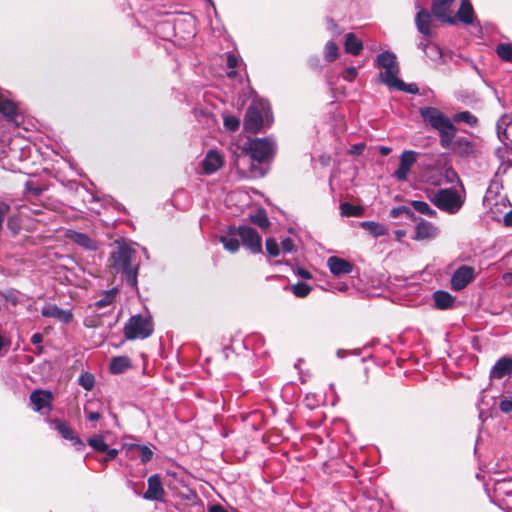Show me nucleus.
Masks as SVG:
<instances>
[{
    "mask_svg": "<svg viewBox=\"0 0 512 512\" xmlns=\"http://www.w3.org/2000/svg\"><path fill=\"white\" fill-rule=\"evenodd\" d=\"M104 452L106 453V456L104 458L105 462L115 459L119 453V451L117 449L109 448V447H107V450Z\"/></svg>",
    "mask_w": 512,
    "mask_h": 512,
    "instance_id": "nucleus-52",
    "label": "nucleus"
},
{
    "mask_svg": "<svg viewBox=\"0 0 512 512\" xmlns=\"http://www.w3.org/2000/svg\"><path fill=\"white\" fill-rule=\"evenodd\" d=\"M401 215H406L408 218H410L414 221L416 220L414 212L408 206H398V207H394L390 210V216L392 218H397Z\"/></svg>",
    "mask_w": 512,
    "mask_h": 512,
    "instance_id": "nucleus-37",
    "label": "nucleus"
},
{
    "mask_svg": "<svg viewBox=\"0 0 512 512\" xmlns=\"http://www.w3.org/2000/svg\"><path fill=\"white\" fill-rule=\"evenodd\" d=\"M9 210L10 206L5 202L0 201V220H5Z\"/></svg>",
    "mask_w": 512,
    "mask_h": 512,
    "instance_id": "nucleus-54",
    "label": "nucleus"
},
{
    "mask_svg": "<svg viewBox=\"0 0 512 512\" xmlns=\"http://www.w3.org/2000/svg\"><path fill=\"white\" fill-rule=\"evenodd\" d=\"M30 401L35 411L47 414L52 410L53 394L48 390H34L30 394Z\"/></svg>",
    "mask_w": 512,
    "mask_h": 512,
    "instance_id": "nucleus-11",
    "label": "nucleus"
},
{
    "mask_svg": "<svg viewBox=\"0 0 512 512\" xmlns=\"http://www.w3.org/2000/svg\"><path fill=\"white\" fill-rule=\"evenodd\" d=\"M209 512H228L224 507L219 504H215L209 507Z\"/></svg>",
    "mask_w": 512,
    "mask_h": 512,
    "instance_id": "nucleus-57",
    "label": "nucleus"
},
{
    "mask_svg": "<svg viewBox=\"0 0 512 512\" xmlns=\"http://www.w3.org/2000/svg\"><path fill=\"white\" fill-rule=\"evenodd\" d=\"M272 113L268 101L254 99L248 107L244 119V127L247 131L257 133L272 123Z\"/></svg>",
    "mask_w": 512,
    "mask_h": 512,
    "instance_id": "nucleus-4",
    "label": "nucleus"
},
{
    "mask_svg": "<svg viewBox=\"0 0 512 512\" xmlns=\"http://www.w3.org/2000/svg\"><path fill=\"white\" fill-rule=\"evenodd\" d=\"M42 341H43V336L40 333H35L31 337V343L33 345H40Z\"/></svg>",
    "mask_w": 512,
    "mask_h": 512,
    "instance_id": "nucleus-56",
    "label": "nucleus"
},
{
    "mask_svg": "<svg viewBox=\"0 0 512 512\" xmlns=\"http://www.w3.org/2000/svg\"><path fill=\"white\" fill-rule=\"evenodd\" d=\"M152 333V320L140 314L131 316L124 326V336L127 340L145 339Z\"/></svg>",
    "mask_w": 512,
    "mask_h": 512,
    "instance_id": "nucleus-7",
    "label": "nucleus"
},
{
    "mask_svg": "<svg viewBox=\"0 0 512 512\" xmlns=\"http://www.w3.org/2000/svg\"><path fill=\"white\" fill-rule=\"evenodd\" d=\"M0 113L9 123L15 126H18L22 121V115L19 113L16 104L10 100L0 99Z\"/></svg>",
    "mask_w": 512,
    "mask_h": 512,
    "instance_id": "nucleus-16",
    "label": "nucleus"
},
{
    "mask_svg": "<svg viewBox=\"0 0 512 512\" xmlns=\"http://www.w3.org/2000/svg\"><path fill=\"white\" fill-rule=\"evenodd\" d=\"M330 272L335 276L347 275L353 271V264L343 258L331 256L327 260Z\"/></svg>",
    "mask_w": 512,
    "mask_h": 512,
    "instance_id": "nucleus-17",
    "label": "nucleus"
},
{
    "mask_svg": "<svg viewBox=\"0 0 512 512\" xmlns=\"http://www.w3.org/2000/svg\"><path fill=\"white\" fill-rule=\"evenodd\" d=\"M503 221L506 226H512V210L504 215Z\"/></svg>",
    "mask_w": 512,
    "mask_h": 512,
    "instance_id": "nucleus-59",
    "label": "nucleus"
},
{
    "mask_svg": "<svg viewBox=\"0 0 512 512\" xmlns=\"http://www.w3.org/2000/svg\"><path fill=\"white\" fill-rule=\"evenodd\" d=\"M88 444L94 450H96L98 452H104L107 450V447H108L103 436H101V435H94V436L90 437L88 439Z\"/></svg>",
    "mask_w": 512,
    "mask_h": 512,
    "instance_id": "nucleus-36",
    "label": "nucleus"
},
{
    "mask_svg": "<svg viewBox=\"0 0 512 512\" xmlns=\"http://www.w3.org/2000/svg\"><path fill=\"white\" fill-rule=\"evenodd\" d=\"M8 228L13 232L17 233L20 230V226L16 218L10 217L7 222Z\"/></svg>",
    "mask_w": 512,
    "mask_h": 512,
    "instance_id": "nucleus-53",
    "label": "nucleus"
},
{
    "mask_svg": "<svg viewBox=\"0 0 512 512\" xmlns=\"http://www.w3.org/2000/svg\"><path fill=\"white\" fill-rule=\"evenodd\" d=\"M65 236L68 240L86 250L95 251L98 248L96 241L85 233L69 229L66 231Z\"/></svg>",
    "mask_w": 512,
    "mask_h": 512,
    "instance_id": "nucleus-18",
    "label": "nucleus"
},
{
    "mask_svg": "<svg viewBox=\"0 0 512 512\" xmlns=\"http://www.w3.org/2000/svg\"><path fill=\"white\" fill-rule=\"evenodd\" d=\"M281 245L286 252H292L294 250V241L289 237L283 239Z\"/></svg>",
    "mask_w": 512,
    "mask_h": 512,
    "instance_id": "nucleus-51",
    "label": "nucleus"
},
{
    "mask_svg": "<svg viewBox=\"0 0 512 512\" xmlns=\"http://www.w3.org/2000/svg\"><path fill=\"white\" fill-rule=\"evenodd\" d=\"M139 450H140V459H141V462L146 464L148 463L152 457H153V452L152 450L147 447V446H138Z\"/></svg>",
    "mask_w": 512,
    "mask_h": 512,
    "instance_id": "nucleus-47",
    "label": "nucleus"
},
{
    "mask_svg": "<svg viewBox=\"0 0 512 512\" xmlns=\"http://www.w3.org/2000/svg\"><path fill=\"white\" fill-rule=\"evenodd\" d=\"M439 235V229L433 223L420 219L415 226V237L416 240H431L435 239Z\"/></svg>",
    "mask_w": 512,
    "mask_h": 512,
    "instance_id": "nucleus-15",
    "label": "nucleus"
},
{
    "mask_svg": "<svg viewBox=\"0 0 512 512\" xmlns=\"http://www.w3.org/2000/svg\"><path fill=\"white\" fill-rule=\"evenodd\" d=\"M381 155L383 156H387L390 154L391 152V148L390 147H387V146H381L380 149H379Z\"/></svg>",
    "mask_w": 512,
    "mask_h": 512,
    "instance_id": "nucleus-61",
    "label": "nucleus"
},
{
    "mask_svg": "<svg viewBox=\"0 0 512 512\" xmlns=\"http://www.w3.org/2000/svg\"><path fill=\"white\" fill-rule=\"evenodd\" d=\"M239 64V59L236 55L230 53L227 55V66L231 69V71H229L227 73L228 77H235L236 75V71L234 70V68H236Z\"/></svg>",
    "mask_w": 512,
    "mask_h": 512,
    "instance_id": "nucleus-46",
    "label": "nucleus"
},
{
    "mask_svg": "<svg viewBox=\"0 0 512 512\" xmlns=\"http://www.w3.org/2000/svg\"><path fill=\"white\" fill-rule=\"evenodd\" d=\"M238 235L241 238L242 244L251 253L257 254L262 251L261 237L258 232L249 226H239Z\"/></svg>",
    "mask_w": 512,
    "mask_h": 512,
    "instance_id": "nucleus-9",
    "label": "nucleus"
},
{
    "mask_svg": "<svg viewBox=\"0 0 512 512\" xmlns=\"http://www.w3.org/2000/svg\"><path fill=\"white\" fill-rule=\"evenodd\" d=\"M78 383L85 390L91 391L95 384V378L91 373L85 372L79 376Z\"/></svg>",
    "mask_w": 512,
    "mask_h": 512,
    "instance_id": "nucleus-39",
    "label": "nucleus"
},
{
    "mask_svg": "<svg viewBox=\"0 0 512 512\" xmlns=\"http://www.w3.org/2000/svg\"><path fill=\"white\" fill-rule=\"evenodd\" d=\"M376 64L378 67L384 68L385 71L380 73V81L388 85L395 79L399 73V65L396 55L390 51H384L377 56Z\"/></svg>",
    "mask_w": 512,
    "mask_h": 512,
    "instance_id": "nucleus-8",
    "label": "nucleus"
},
{
    "mask_svg": "<svg viewBox=\"0 0 512 512\" xmlns=\"http://www.w3.org/2000/svg\"><path fill=\"white\" fill-rule=\"evenodd\" d=\"M424 53L429 59L433 61L440 59L442 56L441 49L433 43L425 44Z\"/></svg>",
    "mask_w": 512,
    "mask_h": 512,
    "instance_id": "nucleus-38",
    "label": "nucleus"
},
{
    "mask_svg": "<svg viewBox=\"0 0 512 512\" xmlns=\"http://www.w3.org/2000/svg\"><path fill=\"white\" fill-rule=\"evenodd\" d=\"M358 71L356 67H348L346 68L343 73L342 77L346 81H353L357 77Z\"/></svg>",
    "mask_w": 512,
    "mask_h": 512,
    "instance_id": "nucleus-48",
    "label": "nucleus"
},
{
    "mask_svg": "<svg viewBox=\"0 0 512 512\" xmlns=\"http://www.w3.org/2000/svg\"><path fill=\"white\" fill-rule=\"evenodd\" d=\"M26 191H27V192H31L32 194H34V195H36V196H37V195H40V194H41L42 189H41V188H39V187L32 188V187H30L29 183H27V184H26Z\"/></svg>",
    "mask_w": 512,
    "mask_h": 512,
    "instance_id": "nucleus-58",
    "label": "nucleus"
},
{
    "mask_svg": "<svg viewBox=\"0 0 512 512\" xmlns=\"http://www.w3.org/2000/svg\"><path fill=\"white\" fill-rule=\"evenodd\" d=\"M360 226L368 231L373 237H380L388 234L387 227L375 221H363L360 223Z\"/></svg>",
    "mask_w": 512,
    "mask_h": 512,
    "instance_id": "nucleus-28",
    "label": "nucleus"
},
{
    "mask_svg": "<svg viewBox=\"0 0 512 512\" xmlns=\"http://www.w3.org/2000/svg\"><path fill=\"white\" fill-rule=\"evenodd\" d=\"M265 247H266L267 253L270 256L276 257L279 255V246H278L277 241L274 238L266 239Z\"/></svg>",
    "mask_w": 512,
    "mask_h": 512,
    "instance_id": "nucleus-45",
    "label": "nucleus"
},
{
    "mask_svg": "<svg viewBox=\"0 0 512 512\" xmlns=\"http://www.w3.org/2000/svg\"><path fill=\"white\" fill-rule=\"evenodd\" d=\"M274 152L275 143L271 138L251 139L237 155L235 167L248 177H263L266 171L260 165L271 159Z\"/></svg>",
    "mask_w": 512,
    "mask_h": 512,
    "instance_id": "nucleus-2",
    "label": "nucleus"
},
{
    "mask_svg": "<svg viewBox=\"0 0 512 512\" xmlns=\"http://www.w3.org/2000/svg\"><path fill=\"white\" fill-rule=\"evenodd\" d=\"M486 491L494 504L512 512V478L495 479L491 488L486 484Z\"/></svg>",
    "mask_w": 512,
    "mask_h": 512,
    "instance_id": "nucleus-5",
    "label": "nucleus"
},
{
    "mask_svg": "<svg viewBox=\"0 0 512 512\" xmlns=\"http://www.w3.org/2000/svg\"><path fill=\"white\" fill-rule=\"evenodd\" d=\"M404 236H405V232L403 230L396 231V238H397V240H400Z\"/></svg>",
    "mask_w": 512,
    "mask_h": 512,
    "instance_id": "nucleus-63",
    "label": "nucleus"
},
{
    "mask_svg": "<svg viewBox=\"0 0 512 512\" xmlns=\"http://www.w3.org/2000/svg\"><path fill=\"white\" fill-rule=\"evenodd\" d=\"M499 408L504 413L512 412V399H503V400H501Z\"/></svg>",
    "mask_w": 512,
    "mask_h": 512,
    "instance_id": "nucleus-50",
    "label": "nucleus"
},
{
    "mask_svg": "<svg viewBox=\"0 0 512 512\" xmlns=\"http://www.w3.org/2000/svg\"><path fill=\"white\" fill-rule=\"evenodd\" d=\"M420 115L426 123L438 131L442 148L451 150L460 157H470L475 154L476 147L472 141L465 137L454 140L457 129L443 112L435 107H423L420 109Z\"/></svg>",
    "mask_w": 512,
    "mask_h": 512,
    "instance_id": "nucleus-1",
    "label": "nucleus"
},
{
    "mask_svg": "<svg viewBox=\"0 0 512 512\" xmlns=\"http://www.w3.org/2000/svg\"><path fill=\"white\" fill-rule=\"evenodd\" d=\"M365 149V144L364 143H358V144H355L351 147V150L350 152L352 154H361L363 152V150Z\"/></svg>",
    "mask_w": 512,
    "mask_h": 512,
    "instance_id": "nucleus-55",
    "label": "nucleus"
},
{
    "mask_svg": "<svg viewBox=\"0 0 512 512\" xmlns=\"http://www.w3.org/2000/svg\"><path fill=\"white\" fill-rule=\"evenodd\" d=\"M84 413L86 415L87 420H89V421H97L101 417V415L98 411H91L89 409V405L84 406Z\"/></svg>",
    "mask_w": 512,
    "mask_h": 512,
    "instance_id": "nucleus-49",
    "label": "nucleus"
},
{
    "mask_svg": "<svg viewBox=\"0 0 512 512\" xmlns=\"http://www.w3.org/2000/svg\"><path fill=\"white\" fill-rule=\"evenodd\" d=\"M223 157L215 150L209 151L202 161V168L205 174L215 173L223 166Z\"/></svg>",
    "mask_w": 512,
    "mask_h": 512,
    "instance_id": "nucleus-20",
    "label": "nucleus"
},
{
    "mask_svg": "<svg viewBox=\"0 0 512 512\" xmlns=\"http://www.w3.org/2000/svg\"><path fill=\"white\" fill-rule=\"evenodd\" d=\"M299 275H300L301 277L305 278V279H310V278H311V274H310V272H308L307 270H303V269H301V270L299 271Z\"/></svg>",
    "mask_w": 512,
    "mask_h": 512,
    "instance_id": "nucleus-62",
    "label": "nucleus"
},
{
    "mask_svg": "<svg viewBox=\"0 0 512 512\" xmlns=\"http://www.w3.org/2000/svg\"><path fill=\"white\" fill-rule=\"evenodd\" d=\"M411 206L416 210L417 212L427 215L429 217H436L437 213L435 210H433L428 203L424 201H418L414 200L411 202Z\"/></svg>",
    "mask_w": 512,
    "mask_h": 512,
    "instance_id": "nucleus-33",
    "label": "nucleus"
},
{
    "mask_svg": "<svg viewBox=\"0 0 512 512\" xmlns=\"http://www.w3.org/2000/svg\"><path fill=\"white\" fill-rule=\"evenodd\" d=\"M387 86L389 88L410 94H417L419 92V88L415 83L406 84L400 78H398V76L393 79Z\"/></svg>",
    "mask_w": 512,
    "mask_h": 512,
    "instance_id": "nucleus-29",
    "label": "nucleus"
},
{
    "mask_svg": "<svg viewBox=\"0 0 512 512\" xmlns=\"http://www.w3.org/2000/svg\"><path fill=\"white\" fill-rule=\"evenodd\" d=\"M148 489L143 497L146 500H161L165 491L162 487L161 479L158 474L151 475L148 478Z\"/></svg>",
    "mask_w": 512,
    "mask_h": 512,
    "instance_id": "nucleus-19",
    "label": "nucleus"
},
{
    "mask_svg": "<svg viewBox=\"0 0 512 512\" xmlns=\"http://www.w3.org/2000/svg\"><path fill=\"white\" fill-rule=\"evenodd\" d=\"M454 0H433L432 14L442 22L455 24L456 17L448 15L447 11Z\"/></svg>",
    "mask_w": 512,
    "mask_h": 512,
    "instance_id": "nucleus-14",
    "label": "nucleus"
},
{
    "mask_svg": "<svg viewBox=\"0 0 512 512\" xmlns=\"http://www.w3.org/2000/svg\"><path fill=\"white\" fill-rule=\"evenodd\" d=\"M503 279L506 284L512 285V272L505 273Z\"/></svg>",
    "mask_w": 512,
    "mask_h": 512,
    "instance_id": "nucleus-60",
    "label": "nucleus"
},
{
    "mask_svg": "<svg viewBox=\"0 0 512 512\" xmlns=\"http://www.w3.org/2000/svg\"><path fill=\"white\" fill-rule=\"evenodd\" d=\"M497 55L504 61L512 59V48L509 44L501 43L496 48Z\"/></svg>",
    "mask_w": 512,
    "mask_h": 512,
    "instance_id": "nucleus-42",
    "label": "nucleus"
},
{
    "mask_svg": "<svg viewBox=\"0 0 512 512\" xmlns=\"http://www.w3.org/2000/svg\"><path fill=\"white\" fill-rule=\"evenodd\" d=\"M453 120L455 122H464L471 127H474L478 123V119L469 111H462L454 115Z\"/></svg>",
    "mask_w": 512,
    "mask_h": 512,
    "instance_id": "nucleus-32",
    "label": "nucleus"
},
{
    "mask_svg": "<svg viewBox=\"0 0 512 512\" xmlns=\"http://www.w3.org/2000/svg\"><path fill=\"white\" fill-rule=\"evenodd\" d=\"M42 316L56 318L63 323H69L72 319V313L59 308L56 305H47L41 311Z\"/></svg>",
    "mask_w": 512,
    "mask_h": 512,
    "instance_id": "nucleus-24",
    "label": "nucleus"
},
{
    "mask_svg": "<svg viewBox=\"0 0 512 512\" xmlns=\"http://www.w3.org/2000/svg\"><path fill=\"white\" fill-rule=\"evenodd\" d=\"M291 291L296 297L303 298L310 293L311 287L304 282H298L291 286Z\"/></svg>",
    "mask_w": 512,
    "mask_h": 512,
    "instance_id": "nucleus-40",
    "label": "nucleus"
},
{
    "mask_svg": "<svg viewBox=\"0 0 512 512\" xmlns=\"http://www.w3.org/2000/svg\"><path fill=\"white\" fill-rule=\"evenodd\" d=\"M417 161V153L413 150H405L400 156L398 169L394 172V177L399 181H406L411 167Z\"/></svg>",
    "mask_w": 512,
    "mask_h": 512,
    "instance_id": "nucleus-12",
    "label": "nucleus"
},
{
    "mask_svg": "<svg viewBox=\"0 0 512 512\" xmlns=\"http://www.w3.org/2000/svg\"><path fill=\"white\" fill-rule=\"evenodd\" d=\"M136 251L129 245H119L111 254V267L116 273H121L127 284L137 288L139 263L136 261Z\"/></svg>",
    "mask_w": 512,
    "mask_h": 512,
    "instance_id": "nucleus-3",
    "label": "nucleus"
},
{
    "mask_svg": "<svg viewBox=\"0 0 512 512\" xmlns=\"http://www.w3.org/2000/svg\"><path fill=\"white\" fill-rule=\"evenodd\" d=\"M497 135L501 141H509L512 143V113L504 114L497 121Z\"/></svg>",
    "mask_w": 512,
    "mask_h": 512,
    "instance_id": "nucleus-22",
    "label": "nucleus"
},
{
    "mask_svg": "<svg viewBox=\"0 0 512 512\" xmlns=\"http://www.w3.org/2000/svg\"><path fill=\"white\" fill-rule=\"evenodd\" d=\"M342 215L345 216H360L362 208L354 206L348 202H344L340 206Z\"/></svg>",
    "mask_w": 512,
    "mask_h": 512,
    "instance_id": "nucleus-41",
    "label": "nucleus"
},
{
    "mask_svg": "<svg viewBox=\"0 0 512 512\" xmlns=\"http://www.w3.org/2000/svg\"><path fill=\"white\" fill-rule=\"evenodd\" d=\"M430 201L441 211L456 214L463 206L464 200L454 188L439 189L430 196Z\"/></svg>",
    "mask_w": 512,
    "mask_h": 512,
    "instance_id": "nucleus-6",
    "label": "nucleus"
},
{
    "mask_svg": "<svg viewBox=\"0 0 512 512\" xmlns=\"http://www.w3.org/2000/svg\"><path fill=\"white\" fill-rule=\"evenodd\" d=\"M345 52L357 56L363 49V43L354 33H347L344 42Z\"/></svg>",
    "mask_w": 512,
    "mask_h": 512,
    "instance_id": "nucleus-26",
    "label": "nucleus"
},
{
    "mask_svg": "<svg viewBox=\"0 0 512 512\" xmlns=\"http://www.w3.org/2000/svg\"><path fill=\"white\" fill-rule=\"evenodd\" d=\"M435 307L438 309H448L453 305L454 297L446 291H436L433 294Z\"/></svg>",
    "mask_w": 512,
    "mask_h": 512,
    "instance_id": "nucleus-27",
    "label": "nucleus"
},
{
    "mask_svg": "<svg viewBox=\"0 0 512 512\" xmlns=\"http://www.w3.org/2000/svg\"><path fill=\"white\" fill-rule=\"evenodd\" d=\"M459 20L466 25L473 24L474 10L470 0H461L460 8L457 13L456 21Z\"/></svg>",
    "mask_w": 512,
    "mask_h": 512,
    "instance_id": "nucleus-25",
    "label": "nucleus"
},
{
    "mask_svg": "<svg viewBox=\"0 0 512 512\" xmlns=\"http://www.w3.org/2000/svg\"><path fill=\"white\" fill-rule=\"evenodd\" d=\"M475 277V270L473 267L462 265L455 270L451 277V289L460 291L464 289Z\"/></svg>",
    "mask_w": 512,
    "mask_h": 512,
    "instance_id": "nucleus-10",
    "label": "nucleus"
},
{
    "mask_svg": "<svg viewBox=\"0 0 512 512\" xmlns=\"http://www.w3.org/2000/svg\"><path fill=\"white\" fill-rule=\"evenodd\" d=\"M224 127L229 130V131H236L239 126H240V120L235 117V116H232V115H229V116H225L224 117Z\"/></svg>",
    "mask_w": 512,
    "mask_h": 512,
    "instance_id": "nucleus-44",
    "label": "nucleus"
},
{
    "mask_svg": "<svg viewBox=\"0 0 512 512\" xmlns=\"http://www.w3.org/2000/svg\"><path fill=\"white\" fill-rule=\"evenodd\" d=\"M433 19L432 15L425 9H420L416 15L415 23L417 30L426 38L432 37L431 25Z\"/></svg>",
    "mask_w": 512,
    "mask_h": 512,
    "instance_id": "nucleus-21",
    "label": "nucleus"
},
{
    "mask_svg": "<svg viewBox=\"0 0 512 512\" xmlns=\"http://www.w3.org/2000/svg\"><path fill=\"white\" fill-rule=\"evenodd\" d=\"M220 242L223 244L224 248L230 253H235L239 250V240L235 237L221 236Z\"/></svg>",
    "mask_w": 512,
    "mask_h": 512,
    "instance_id": "nucleus-35",
    "label": "nucleus"
},
{
    "mask_svg": "<svg viewBox=\"0 0 512 512\" xmlns=\"http://www.w3.org/2000/svg\"><path fill=\"white\" fill-rule=\"evenodd\" d=\"M338 57V46L333 42L329 41L325 46V59L328 62L336 60Z\"/></svg>",
    "mask_w": 512,
    "mask_h": 512,
    "instance_id": "nucleus-43",
    "label": "nucleus"
},
{
    "mask_svg": "<svg viewBox=\"0 0 512 512\" xmlns=\"http://www.w3.org/2000/svg\"><path fill=\"white\" fill-rule=\"evenodd\" d=\"M130 359L126 356H117L111 360L110 370L114 374L123 373L130 367Z\"/></svg>",
    "mask_w": 512,
    "mask_h": 512,
    "instance_id": "nucleus-30",
    "label": "nucleus"
},
{
    "mask_svg": "<svg viewBox=\"0 0 512 512\" xmlns=\"http://www.w3.org/2000/svg\"><path fill=\"white\" fill-rule=\"evenodd\" d=\"M50 425L58 431V433L65 440H69L76 447L77 450H82L85 447L84 442L74 434L71 427L64 421L59 419H54L50 421Z\"/></svg>",
    "mask_w": 512,
    "mask_h": 512,
    "instance_id": "nucleus-13",
    "label": "nucleus"
},
{
    "mask_svg": "<svg viewBox=\"0 0 512 512\" xmlns=\"http://www.w3.org/2000/svg\"><path fill=\"white\" fill-rule=\"evenodd\" d=\"M491 376L496 379H502L512 374V359L509 357H501L492 367Z\"/></svg>",
    "mask_w": 512,
    "mask_h": 512,
    "instance_id": "nucleus-23",
    "label": "nucleus"
},
{
    "mask_svg": "<svg viewBox=\"0 0 512 512\" xmlns=\"http://www.w3.org/2000/svg\"><path fill=\"white\" fill-rule=\"evenodd\" d=\"M251 222L260 228H268L270 225V221L267 217L265 210L260 209L256 212V214L250 216Z\"/></svg>",
    "mask_w": 512,
    "mask_h": 512,
    "instance_id": "nucleus-34",
    "label": "nucleus"
},
{
    "mask_svg": "<svg viewBox=\"0 0 512 512\" xmlns=\"http://www.w3.org/2000/svg\"><path fill=\"white\" fill-rule=\"evenodd\" d=\"M426 43H430L428 39L421 41V42L418 44V47L424 51V47H425V44H426Z\"/></svg>",
    "mask_w": 512,
    "mask_h": 512,
    "instance_id": "nucleus-64",
    "label": "nucleus"
},
{
    "mask_svg": "<svg viewBox=\"0 0 512 512\" xmlns=\"http://www.w3.org/2000/svg\"><path fill=\"white\" fill-rule=\"evenodd\" d=\"M116 294H117V289H115V288L106 291L103 294V296L94 303V307L96 309H102L104 307L110 306L114 302Z\"/></svg>",
    "mask_w": 512,
    "mask_h": 512,
    "instance_id": "nucleus-31",
    "label": "nucleus"
}]
</instances>
